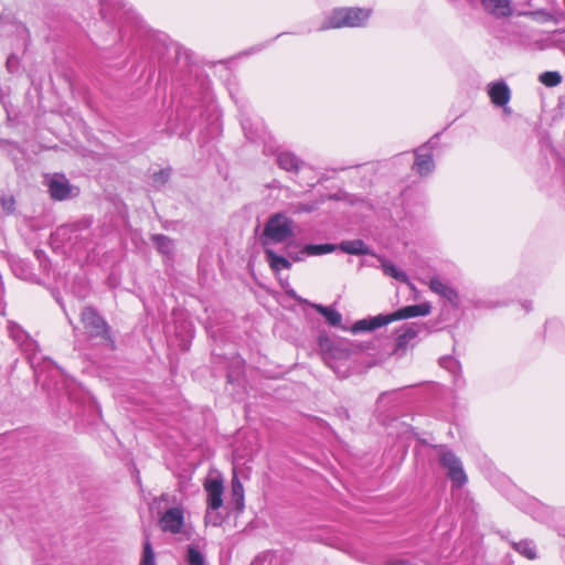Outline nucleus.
Wrapping results in <instances>:
<instances>
[{
  "instance_id": "1a4fd4ad",
  "label": "nucleus",
  "mask_w": 565,
  "mask_h": 565,
  "mask_svg": "<svg viewBox=\"0 0 565 565\" xmlns=\"http://www.w3.org/2000/svg\"><path fill=\"white\" fill-rule=\"evenodd\" d=\"M373 258L376 263H372L371 265L381 268L387 278L394 279L398 282H409L407 274L392 260L377 254L373 255Z\"/></svg>"
},
{
  "instance_id": "a211bd4d",
  "label": "nucleus",
  "mask_w": 565,
  "mask_h": 565,
  "mask_svg": "<svg viewBox=\"0 0 565 565\" xmlns=\"http://www.w3.org/2000/svg\"><path fill=\"white\" fill-rule=\"evenodd\" d=\"M278 166L286 171H298L301 161L291 152H279L277 154Z\"/></svg>"
},
{
  "instance_id": "f8f14e48",
  "label": "nucleus",
  "mask_w": 565,
  "mask_h": 565,
  "mask_svg": "<svg viewBox=\"0 0 565 565\" xmlns=\"http://www.w3.org/2000/svg\"><path fill=\"white\" fill-rule=\"evenodd\" d=\"M483 9L495 18H507L512 14L510 0H481Z\"/></svg>"
},
{
  "instance_id": "dca6fc26",
  "label": "nucleus",
  "mask_w": 565,
  "mask_h": 565,
  "mask_svg": "<svg viewBox=\"0 0 565 565\" xmlns=\"http://www.w3.org/2000/svg\"><path fill=\"white\" fill-rule=\"evenodd\" d=\"M151 241L160 254L168 258L173 257L175 244L172 238L163 234H156L151 237Z\"/></svg>"
},
{
  "instance_id": "f3484780",
  "label": "nucleus",
  "mask_w": 565,
  "mask_h": 565,
  "mask_svg": "<svg viewBox=\"0 0 565 565\" xmlns=\"http://www.w3.org/2000/svg\"><path fill=\"white\" fill-rule=\"evenodd\" d=\"M338 249L335 244H308L300 250V256L297 259H302L307 256H319L332 253Z\"/></svg>"
},
{
  "instance_id": "0eeeda50",
  "label": "nucleus",
  "mask_w": 565,
  "mask_h": 565,
  "mask_svg": "<svg viewBox=\"0 0 565 565\" xmlns=\"http://www.w3.org/2000/svg\"><path fill=\"white\" fill-rule=\"evenodd\" d=\"M204 490L207 495V508L218 510L223 505V481L220 478H209L205 480Z\"/></svg>"
},
{
  "instance_id": "a878e982",
  "label": "nucleus",
  "mask_w": 565,
  "mask_h": 565,
  "mask_svg": "<svg viewBox=\"0 0 565 565\" xmlns=\"http://www.w3.org/2000/svg\"><path fill=\"white\" fill-rule=\"evenodd\" d=\"M319 311L324 316L329 324L333 327L339 326L342 321L341 315L333 309H330L328 307H319Z\"/></svg>"
},
{
  "instance_id": "39448f33",
  "label": "nucleus",
  "mask_w": 565,
  "mask_h": 565,
  "mask_svg": "<svg viewBox=\"0 0 565 565\" xmlns=\"http://www.w3.org/2000/svg\"><path fill=\"white\" fill-rule=\"evenodd\" d=\"M49 193L53 200L64 201L77 194L76 188L63 174H54L46 181Z\"/></svg>"
},
{
  "instance_id": "7c9ffc66",
  "label": "nucleus",
  "mask_w": 565,
  "mask_h": 565,
  "mask_svg": "<svg viewBox=\"0 0 565 565\" xmlns=\"http://www.w3.org/2000/svg\"><path fill=\"white\" fill-rule=\"evenodd\" d=\"M352 331L354 333L361 332V331H371L370 319H362V320L356 321L352 327Z\"/></svg>"
},
{
  "instance_id": "f03ea898",
  "label": "nucleus",
  "mask_w": 565,
  "mask_h": 565,
  "mask_svg": "<svg viewBox=\"0 0 565 565\" xmlns=\"http://www.w3.org/2000/svg\"><path fill=\"white\" fill-rule=\"evenodd\" d=\"M81 320L88 339L97 343L113 347L109 327L104 318L92 307H85L81 313Z\"/></svg>"
},
{
  "instance_id": "cd10ccee",
  "label": "nucleus",
  "mask_w": 565,
  "mask_h": 565,
  "mask_svg": "<svg viewBox=\"0 0 565 565\" xmlns=\"http://www.w3.org/2000/svg\"><path fill=\"white\" fill-rule=\"evenodd\" d=\"M292 214L311 213L316 210V205L312 203H291L288 207Z\"/></svg>"
},
{
  "instance_id": "9d476101",
  "label": "nucleus",
  "mask_w": 565,
  "mask_h": 565,
  "mask_svg": "<svg viewBox=\"0 0 565 565\" xmlns=\"http://www.w3.org/2000/svg\"><path fill=\"white\" fill-rule=\"evenodd\" d=\"M488 95L495 106L502 107L509 103L511 90L504 81H499L488 85Z\"/></svg>"
},
{
  "instance_id": "5701e85b",
  "label": "nucleus",
  "mask_w": 565,
  "mask_h": 565,
  "mask_svg": "<svg viewBox=\"0 0 565 565\" xmlns=\"http://www.w3.org/2000/svg\"><path fill=\"white\" fill-rule=\"evenodd\" d=\"M140 565H156V555L149 540V536H146L143 543L142 557L140 561Z\"/></svg>"
},
{
  "instance_id": "412c9836",
  "label": "nucleus",
  "mask_w": 565,
  "mask_h": 565,
  "mask_svg": "<svg viewBox=\"0 0 565 565\" xmlns=\"http://www.w3.org/2000/svg\"><path fill=\"white\" fill-rule=\"evenodd\" d=\"M513 548L520 554L524 555L529 559H534L536 557L535 546L531 541H520L512 543Z\"/></svg>"
},
{
  "instance_id": "6ab92c4d",
  "label": "nucleus",
  "mask_w": 565,
  "mask_h": 565,
  "mask_svg": "<svg viewBox=\"0 0 565 565\" xmlns=\"http://www.w3.org/2000/svg\"><path fill=\"white\" fill-rule=\"evenodd\" d=\"M267 260L270 267L275 271H279L281 269H288L290 267V262L284 256L277 255L274 250L266 249L265 252Z\"/></svg>"
},
{
  "instance_id": "ddd939ff",
  "label": "nucleus",
  "mask_w": 565,
  "mask_h": 565,
  "mask_svg": "<svg viewBox=\"0 0 565 565\" xmlns=\"http://www.w3.org/2000/svg\"><path fill=\"white\" fill-rule=\"evenodd\" d=\"M241 125L247 139L257 141L265 138L266 131L263 122H253L250 117L242 116Z\"/></svg>"
},
{
  "instance_id": "473e14b6",
  "label": "nucleus",
  "mask_w": 565,
  "mask_h": 565,
  "mask_svg": "<svg viewBox=\"0 0 565 565\" xmlns=\"http://www.w3.org/2000/svg\"><path fill=\"white\" fill-rule=\"evenodd\" d=\"M388 565H417L409 559L398 558L388 562Z\"/></svg>"
},
{
  "instance_id": "2eb2a0df",
  "label": "nucleus",
  "mask_w": 565,
  "mask_h": 565,
  "mask_svg": "<svg viewBox=\"0 0 565 565\" xmlns=\"http://www.w3.org/2000/svg\"><path fill=\"white\" fill-rule=\"evenodd\" d=\"M420 329L422 328L415 323L405 324L396 338V352L399 350H405L407 345L418 335Z\"/></svg>"
},
{
  "instance_id": "bb28decb",
  "label": "nucleus",
  "mask_w": 565,
  "mask_h": 565,
  "mask_svg": "<svg viewBox=\"0 0 565 565\" xmlns=\"http://www.w3.org/2000/svg\"><path fill=\"white\" fill-rule=\"evenodd\" d=\"M396 319H395L394 312L390 313V315H379L376 317L370 318L371 331L375 330L380 327H383L390 322H393Z\"/></svg>"
},
{
  "instance_id": "aec40b11",
  "label": "nucleus",
  "mask_w": 565,
  "mask_h": 565,
  "mask_svg": "<svg viewBox=\"0 0 565 565\" xmlns=\"http://www.w3.org/2000/svg\"><path fill=\"white\" fill-rule=\"evenodd\" d=\"M431 291L440 295L441 297L456 305L458 301V294L451 285H429Z\"/></svg>"
},
{
  "instance_id": "6e6552de",
  "label": "nucleus",
  "mask_w": 565,
  "mask_h": 565,
  "mask_svg": "<svg viewBox=\"0 0 565 565\" xmlns=\"http://www.w3.org/2000/svg\"><path fill=\"white\" fill-rule=\"evenodd\" d=\"M433 142L434 138L416 150V159L413 169L420 175L429 174L435 168L431 152L426 151L427 148H433Z\"/></svg>"
},
{
  "instance_id": "f704fd0d",
  "label": "nucleus",
  "mask_w": 565,
  "mask_h": 565,
  "mask_svg": "<svg viewBox=\"0 0 565 565\" xmlns=\"http://www.w3.org/2000/svg\"><path fill=\"white\" fill-rule=\"evenodd\" d=\"M35 345H36V344H35V343H33V342L28 343V344L25 345V351H33V350H34V349H33V347H35Z\"/></svg>"
},
{
  "instance_id": "72a5a7b5",
  "label": "nucleus",
  "mask_w": 565,
  "mask_h": 565,
  "mask_svg": "<svg viewBox=\"0 0 565 565\" xmlns=\"http://www.w3.org/2000/svg\"><path fill=\"white\" fill-rule=\"evenodd\" d=\"M404 287V292L406 294H416V289H415V286L414 285H409V284H406V285H402Z\"/></svg>"
},
{
  "instance_id": "58836bf2",
  "label": "nucleus",
  "mask_w": 565,
  "mask_h": 565,
  "mask_svg": "<svg viewBox=\"0 0 565 565\" xmlns=\"http://www.w3.org/2000/svg\"><path fill=\"white\" fill-rule=\"evenodd\" d=\"M160 500H161V501H167V500H168V494H162V495L160 497Z\"/></svg>"
},
{
  "instance_id": "c756f323",
  "label": "nucleus",
  "mask_w": 565,
  "mask_h": 565,
  "mask_svg": "<svg viewBox=\"0 0 565 565\" xmlns=\"http://www.w3.org/2000/svg\"><path fill=\"white\" fill-rule=\"evenodd\" d=\"M170 178V170L162 169L153 173V182L158 184H164Z\"/></svg>"
},
{
  "instance_id": "20e7f679",
  "label": "nucleus",
  "mask_w": 565,
  "mask_h": 565,
  "mask_svg": "<svg viewBox=\"0 0 565 565\" xmlns=\"http://www.w3.org/2000/svg\"><path fill=\"white\" fill-rule=\"evenodd\" d=\"M160 530L173 535L183 533L184 512L181 507H172L166 510L158 520Z\"/></svg>"
},
{
  "instance_id": "b1692460",
  "label": "nucleus",
  "mask_w": 565,
  "mask_h": 565,
  "mask_svg": "<svg viewBox=\"0 0 565 565\" xmlns=\"http://www.w3.org/2000/svg\"><path fill=\"white\" fill-rule=\"evenodd\" d=\"M186 561L189 565H205V557L201 551L193 545L188 547Z\"/></svg>"
},
{
  "instance_id": "9b49d317",
  "label": "nucleus",
  "mask_w": 565,
  "mask_h": 565,
  "mask_svg": "<svg viewBox=\"0 0 565 565\" xmlns=\"http://www.w3.org/2000/svg\"><path fill=\"white\" fill-rule=\"evenodd\" d=\"M430 309L431 307L428 302H420L402 307L394 312V316L396 320L425 317L430 313Z\"/></svg>"
},
{
  "instance_id": "423d86ee",
  "label": "nucleus",
  "mask_w": 565,
  "mask_h": 565,
  "mask_svg": "<svg viewBox=\"0 0 565 565\" xmlns=\"http://www.w3.org/2000/svg\"><path fill=\"white\" fill-rule=\"evenodd\" d=\"M441 466L447 469V475L454 486L460 488L467 482L460 459L451 451H445L440 456Z\"/></svg>"
},
{
  "instance_id": "393cba45",
  "label": "nucleus",
  "mask_w": 565,
  "mask_h": 565,
  "mask_svg": "<svg viewBox=\"0 0 565 565\" xmlns=\"http://www.w3.org/2000/svg\"><path fill=\"white\" fill-rule=\"evenodd\" d=\"M540 82L547 87H554L561 84L562 75L558 72H544L540 75Z\"/></svg>"
},
{
  "instance_id": "7ed1b4c3",
  "label": "nucleus",
  "mask_w": 565,
  "mask_h": 565,
  "mask_svg": "<svg viewBox=\"0 0 565 565\" xmlns=\"http://www.w3.org/2000/svg\"><path fill=\"white\" fill-rule=\"evenodd\" d=\"M294 221L285 213H275L266 222L263 231V243L279 244L295 236Z\"/></svg>"
},
{
  "instance_id": "c85d7f7f",
  "label": "nucleus",
  "mask_w": 565,
  "mask_h": 565,
  "mask_svg": "<svg viewBox=\"0 0 565 565\" xmlns=\"http://www.w3.org/2000/svg\"><path fill=\"white\" fill-rule=\"evenodd\" d=\"M216 511L217 510H211L207 508L205 515L206 523L212 524L213 526H217L221 523V516Z\"/></svg>"
},
{
  "instance_id": "c9c22d12",
  "label": "nucleus",
  "mask_w": 565,
  "mask_h": 565,
  "mask_svg": "<svg viewBox=\"0 0 565 565\" xmlns=\"http://www.w3.org/2000/svg\"><path fill=\"white\" fill-rule=\"evenodd\" d=\"M100 11H102L103 15L105 17V15H106V13H105V11H106V4H105V3H102V9H100Z\"/></svg>"
},
{
  "instance_id": "4c0bfd02",
  "label": "nucleus",
  "mask_w": 565,
  "mask_h": 565,
  "mask_svg": "<svg viewBox=\"0 0 565 565\" xmlns=\"http://www.w3.org/2000/svg\"><path fill=\"white\" fill-rule=\"evenodd\" d=\"M12 57H9L8 61H7V65L8 67H10V65H13V62H12Z\"/></svg>"
},
{
  "instance_id": "4be33fe9",
  "label": "nucleus",
  "mask_w": 565,
  "mask_h": 565,
  "mask_svg": "<svg viewBox=\"0 0 565 565\" xmlns=\"http://www.w3.org/2000/svg\"><path fill=\"white\" fill-rule=\"evenodd\" d=\"M232 494L237 509L242 510L244 508V487L236 476L232 479Z\"/></svg>"
},
{
  "instance_id": "2f4dec72",
  "label": "nucleus",
  "mask_w": 565,
  "mask_h": 565,
  "mask_svg": "<svg viewBox=\"0 0 565 565\" xmlns=\"http://www.w3.org/2000/svg\"><path fill=\"white\" fill-rule=\"evenodd\" d=\"M14 199L12 196H2L0 199V204L2 209L7 212H12L14 210Z\"/></svg>"
},
{
  "instance_id": "e433bc0d",
  "label": "nucleus",
  "mask_w": 565,
  "mask_h": 565,
  "mask_svg": "<svg viewBox=\"0 0 565 565\" xmlns=\"http://www.w3.org/2000/svg\"><path fill=\"white\" fill-rule=\"evenodd\" d=\"M12 57H9L8 61H7V65L8 67H10V65H13V62H12Z\"/></svg>"
},
{
  "instance_id": "4468645a",
  "label": "nucleus",
  "mask_w": 565,
  "mask_h": 565,
  "mask_svg": "<svg viewBox=\"0 0 565 565\" xmlns=\"http://www.w3.org/2000/svg\"><path fill=\"white\" fill-rule=\"evenodd\" d=\"M338 246V249L350 255H375L372 249L362 239L342 241Z\"/></svg>"
},
{
  "instance_id": "f257e3e1",
  "label": "nucleus",
  "mask_w": 565,
  "mask_h": 565,
  "mask_svg": "<svg viewBox=\"0 0 565 565\" xmlns=\"http://www.w3.org/2000/svg\"><path fill=\"white\" fill-rule=\"evenodd\" d=\"M372 10L364 8H338L332 10L323 20L318 31L341 28H360L365 25Z\"/></svg>"
}]
</instances>
